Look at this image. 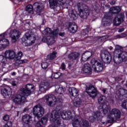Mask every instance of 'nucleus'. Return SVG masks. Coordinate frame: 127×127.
Masks as SVG:
<instances>
[{
	"label": "nucleus",
	"mask_w": 127,
	"mask_h": 127,
	"mask_svg": "<svg viewBox=\"0 0 127 127\" xmlns=\"http://www.w3.org/2000/svg\"><path fill=\"white\" fill-rule=\"evenodd\" d=\"M122 47L119 45L116 46V48L114 52V54H118V56L114 57V63L118 65L121 64L122 62L127 61V53L126 52H122Z\"/></svg>",
	"instance_id": "obj_1"
},
{
	"label": "nucleus",
	"mask_w": 127,
	"mask_h": 127,
	"mask_svg": "<svg viewBox=\"0 0 127 127\" xmlns=\"http://www.w3.org/2000/svg\"><path fill=\"white\" fill-rule=\"evenodd\" d=\"M50 84L48 82H42L41 83V85L40 86V91L42 93L45 92L46 90H48L49 88H51Z\"/></svg>",
	"instance_id": "obj_21"
},
{
	"label": "nucleus",
	"mask_w": 127,
	"mask_h": 127,
	"mask_svg": "<svg viewBox=\"0 0 127 127\" xmlns=\"http://www.w3.org/2000/svg\"><path fill=\"white\" fill-rule=\"evenodd\" d=\"M22 121L24 124L28 125V124H29V123L32 121V117L30 115L26 114L23 116Z\"/></svg>",
	"instance_id": "obj_27"
},
{
	"label": "nucleus",
	"mask_w": 127,
	"mask_h": 127,
	"mask_svg": "<svg viewBox=\"0 0 127 127\" xmlns=\"http://www.w3.org/2000/svg\"><path fill=\"white\" fill-rule=\"evenodd\" d=\"M50 121L53 123L49 127H65V125L61 123L60 113L56 111H53L51 113Z\"/></svg>",
	"instance_id": "obj_2"
},
{
	"label": "nucleus",
	"mask_w": 127,
	"mask_h": 127,
	"mask_svg": "<svg viewBox=\"0 0 127 127\" xmlns=\"http://www.w3.org/2000/svg\"><path fill=\"white\" fill-rule=\"evenodd\" d=\"M107 88H102L101 89L102 92L103 93V94H106V92H107Z\"/></svg>",
	"instance_id": "obj_58"
},
{
	"label": "nucleus",
	"mask_w": 127,
	"mask_h": 127,
	"mask_svg": "<svg viewBox=\"0 0 127 127\" xmlns=\"http://www.w3.org/2000/svg\"><path fill=\"white\" fill-rule=\"evenodd\" d=\"M86 92L91 98H96V96H98V90L93 85H89L86 87Z\"/></svg>",
	"instance_id": "obj_12"
},
{
	"label": "nucleus",
	"mask_w": 127,
	"mask_h": 127,
	"mask_svg": "<svg viewBox=\"0 0 127 127\" xmlns=\"http://www.w3.org/2000/svg\"><path fill=\"white\" fill-rule=\"evenodd\" d=\"M68 31L71 33H75L78 30V26L74 22H69L68 27Z\"/></svg>",
	"instance_id": "obj_22"
},
{
	"label": "nucleus",
	"mask_w": 127,
	"mask_h": 127,
	"mask_svg": "<svg viewBox=\"0 0 127 127\" xmlns=\"http://www.w3.org/2000/svg\"><path fill=\"white\" fill-rule=\"evenodd\" d=\"M53 76H54L55 79H58V78H59V77L61 76V73L56 72L54 74H53Z\"/></svg>",
	"instance_id": "obj_48"
},
{
	"label": "nucleus",
	"mask_w": 127,
	"mask_h": 127,
	"mask_svg": "<svg viewBox=\"0 0 127 127\" xmlns=\"http://www.w3.org/2000/svg\"><path fill=\"white\" fill-rule=\"evenodd\" d=\"M68 92L72 97H77L79 95V91L75 87H69Z\"/></svg>",
	"instance_id": "obj_26"
},
{
	"label": "nucleus",
	"mask_w": 127,
	"mask_h": 127,
	"mask_svg": "<svg viewBox=\"0 0 127 127\" xmlns=\"http://www.w3.org/2000/svg\"><path fill=\"white\" fill-rule=\"evenodd\" d=\"M33 114L37 118H41L44 115V108L40 104L36 105L33 109Z\"/></svg>",
	"instance_id": "obj_9"
},
{
	"label": "nucleus",
	"mask_w": 127,
	"mask_h": 127,
	"mask_svg": "<svg viewBox=\"0 0 127 127\" xmlns=\"http://www.w3.org/2000/svg\"><path fill=\"white\" fill-rule=\"evenodd\" d=\"M5 59H6L3 55H0V61L2 62V63H5Z\"/></svg>",
	"instance_id": "obj_50"
},
{
	"label": "nucleus",
	"mask_w": 127,
	"mask_h": 127,
	"mask_svg": "<svg viewBox=\"0 0 127 127\" xmlns=\"http://www.w3.org/2000/svg\"><path fill=\"white\" fill-rule=\"evenodd\" d=\"M109 108L110 106H109V105L100 106L99 107V111H97L95 114L96 118L101 119L103 117V114L104 115H107V114H108V110H109Z\"/></svg>",
	"instance_id": "obj_8"
},
{
	"label": "nucleus",
	"mask_w": 127,
	"mask_h": 127,
	"mask_svg": "<svg viewBox=\"0 0 127 127\" xmlns=\"http://www.w3.org/2000/svg\"><path fill=\"white\" fill-rule=\"evenodd\" d=\"M48 120L46 117H43L38 121L35 125V127H45Z\"/></svg>",
	"instance_id": "obj_23"
},
{
	"label": "nucleus",
	"mask_w": 127,
	"mask_h": 127,
	"mask_svg": "<svg viewBox=\"0 0 127 127\" xmlns=\"http://www.w3.org/2000/svg\"><path fill=\"white\" fill-rule=\"evenodd\" d=\"M88 31L87 30H85L82 32L83 35H86V34H88Z\"/></svg>",
	"instance_id": "obj_61"
},
{
	"label": "nucleus",
	"mask_w": 127,
	"mask_h": 127,
	"mask_svg": "<svg viewBox=\"0 0 127 127\" xmlns=\"http://www.w3.org/2000/svg\"><path fill=\"white\" fill-rule=\"evenodd\" d=\"M76 118L72 121V125L74 127H81V123L82 122V118L80 116H75Z\"/></svg>",
	"instance_id": "obj_24"
},
{
	"label": "nucleus",
	"mask_w": 127,
	"mask_h": 127,
	"mask_svg": "<svg viewBox=\"0 0 127 127\" xmlns=\"http://www.w3.org/2000/svg\"><path fill=\"white\" fill-rule=\"evenodd\" d=\"M127 36L126 34H121L117 36V38H124Z\"/></svg>",
	"instance_id": "obj_51"
},
{
	"label": "nucleus",
	"mask_w": 127,
	"mask_h": 127,
	"mask_svg": "<svg viewBox=\"0 0 127 127\" xmlns=\"http://www.w3.org/2000/svg\"><path fill=\"white\" fill-rule=\"evenodd\" d=\"M83 72L87 74H90V73L92 72V69H91V67H90V64H89L86 63L84 64L83 66Z\"/></svg>",
	"instance_id": "obj_34"
},
{
	"label": "nucleus",
	"mask_w": 127,
	"mask_h": 127,
	"mask_svg": "<svg viewBox=\"0 0 127 127\" xmlns=\"http://www.w3.org/2000/svg\"><path fill=\"white\" fill-rule=\"evenodd\" d=\"M73 105L75 107H80L82 105V100L79 98H76L73 103Z\"/></svg>",
	"instance_id": "obj_37"
},
{
	"label": "nucleus",
	"mask_w": 127,
	"mask_h": 127,
	"mask_svg": "<svg viewBox=\"0 0 127 127\" xmlns=\"http://www.w3.org/2000/svg\"><path fill=\"white\" fill-rule=\"evenodd\" d=\"M59 34L60 36H64L65 35V33L64 32L60 33Z\"/></svg>",
	"instance_id": "obj_63"
},
{
	"label": "nucleus",
	"mask_w": 127,
	"mask_h": 127,
	"mask_svg": "<svg viewBox=\"0 0 127 127\" xmlns=\"http://www.w3.org/2000/svg\"><path fill=\"white\" fill-rule=\"evenodd\" d=\"M76 11L72 9L68 10V15L72 20H76L77 19V14Z\"/></svg>",
	"instance_id": "obj_31"
},
{
	"label": "nucleus",
	"mask_w": 127,
	"mask_h": 127,
	"mask_svg": "<svg viewBox=\"0 0 127 127\" xmlns=\"http://www.w3.org/2000/svg\"><path fill=\"white\" fill-rule=\"evenodd\" d=\"M11 88L6 87L1 89V94L3 96L4 98H8V96H10L12 93Z\"/></svg>",
	"instance_id": "obj_17"
},
{
	"label": "nucleus",
	"mask_w": 127,
	"mask_h": 127,
	"mask_svg": "<svg viewBox=\"0 0 127 127\" xmlns=\"http://www.w3.org/2000/svg\"><path fill=\"white\" fill-rule=\"evenodd\" d=\"M61 69H62V70H65V68H66V65H65V64L63 63L61 64Z\"/></svg>",
	"instance_id": "obj_55"
},
{
	"label": "nucleus",
	"mask_w": 127,
	"mask_h": 127,
	"mask_svg": "<svg viewBox=\"0 0 127 127\" xmlns=\"http://www.w3.org/2000/svg\"><path fill=\"white\" fill-rule=\"evenodd\" d=\"M65 113H66V116L68 120L72 119V113L71 112V111H68L65 112Z\"/></svg>",
	"instance_id": "obj_45"
},
{
	"label": "nucleus",
	"mask_w": 127,
	"mask_h": 127,
	"mask_svg": "<svg viewBox=\"0 0 127 127\" xmlns=\"http://www.w3.org/2000/svg\"><path fill=\"white\" fill-rule=\"evenodd\" d=\"M117 93L119 94L120 96L122 97L123 99L127 98V90L126 89L120 88L117 91Z\"/></svg>",
	"instance_id": "obj_30"
},
{
	"label": "nucleus",
	"mask_w": 127,
	"mask_h": 127,
	"mask_svg": "<svg viewBox=\"0 0 127 127\" xmlns=\"http://www.w3.org/2000/svg\"><path fill=\"white\" fill-rule=\"evenodd\" d=\"M56 54H57V53L53 52L52 54L47 56V59L48 60H53L56 57Z\"/></svg>",
	"instance_id": "obj_38"
},
{
	"label": "nucleus",
	"mask_w": 127,
	"mask_h": 127,
	"mask_svg": "<svg viewBox=\"0 0 127 127\" xmlns=\"http://www.w3.org/2000/svg\"><path fill=\"white\" fill-rule=\"evenodd\" d=\"M55 31L56 33L55 32L52 33V36H48V41L47 43L48 45H53V44H54V42H55V38L57 36V34H58V33L59 32V29L57 28Z\"/></svg>",
	"instance_id": "obj_14"
},
{
	"label": "nucleus",
	"mask_w": 127,
	"mask_h": 127,
	"mask_svg": "<svg viewBox=\"0 0 127 127\" xmlns=\"http://www.w3.org/2000/svg\"><path fill=\"white\" fill-rule=\"evenodd\" d=\"M110 10L112 13H119L122 10V8L119 6L112 7L110 8Z\"/></svg>",
	"instance_id": "obj_35"
},
{
	"label": "nucleus",
	"mask_w": 127,
	"mask_h": 127,
	"mask_svg": "<svg viewBox=\"0 0 127 127\" xmlns=\"http://www.w3.org/2000/svg\"><path fill=\"white\" fill-rule=\"evenodd\" d=\"M56 29L52 32V31H51V29L49 28H47L45 29L44 30V32H45V34H46L47 35H48V34H51L52 36V33L53 32H55V33H56Z\"/></svg>",
	"instance_id": "obj_41"
},
{
	"label": "nucleus",
	"mask_w": 127,
	"mask_h": 127,
	"mask_svg": "<svg viewBox=\"0 0 127 127\" xmlns=\"http://www.w3.org/2000/svg\"><path fill=\"white\" fill-rule=\"evenodd\" d=\"M5 58L11 60L15 57V53L13 50H8L5 52Z\"/></svg>",
	"instance_id": "obj_19"
},
{
	"label": "nucleus",
	"mask_w": 127,
	"mask_h": 127,
	"mask_svg": "<svg viewBox=\"0 0 127 127\" xmlns=\"http://www.w3.org/2000/svg\"><path fill=\"white\" fill-rule=\"evenodd\" d=\"M67 0H58V3L60 5H64L66 3Z\"/></svg>",
	"instance_id": "obj_44"
},
{
	"label": "nucleus",
	"mask_w": 127,
	"mask_h": 127,
	"mask_svg": "<svg viewBox=\"0 0 127 127\" xmlns=\"http://www.w3.org/2000/svg\"><path fill=\"white\" fill-rule=\"evenodd\" d=\"M13 102L17 105H22L26 102V98L25 96H22L20 94L16 95L13 99Z\"/></svg>",
	"instance_id": "obj_15"
},
{
	"label": "nucleus",
	"mask_w": 127,
	"mask_h": 127,
	"mask_svg": "<svg viewBox=\"0 0 127 127\" xmlns=\"http://www.w3.org/2000/svg\"><path fill=\"white\" fill-rule=\"evenodd\" d=\"M7 31L5 32V33L2 34L1 35V36H2V37H5V36H6V35H7Z\"/></svg>",
	"instance_id": "obj_59"
},
{
	"label": "nucleus",
	"mask_w": 127,
	"mask_h": 127,
	"mask_svg": "<svg viewBox=\"0 0 127 127\" xmlns=\"http://www.w3.org/2000/svg\"><path fill=\"white\" fill-rule=\"evenodd\" d=\"M41 66L43 69H44L45 70V69H46L47 67H48V64L47 63H43Z\"/></svg>",
	"instance_id": "obj_49"
},
{
	"label": "nucleus",
	"mask_w": 127,
	"mask_h": 127,
	"mask_svg": "<svg viewBox=\"0 0 127 127\" xmlns=\"http://www.w3.org/2000/svg\"><path fill=\"white\" fill-rule=\"evenodd\" d=\"M91 64L92 68H94L95 72L99 73L103 71L104 67L103 66V63L100 61H96L95 59H92L91 61Z\"/></svg>",
	"instance_id": "obj_7"
},
{
	"label": "nucleus",
	"mask_w": 127,
	"mask_h": 127,
	"mask_svg": "<svg viewBox=\"0 0 127 127\" xmlns=\"http://www.w3.org/2000/svg\"><path fill=\"white\" fill-rule=\"evenodd\" d=\"M12 126V123H11V122H8L6 124H5L3 127H10Z\"/></svg>",
	"instance_id": "obj_53"
},
{
	"label": "nucleus",
	"mask_w": 127,
	"mask_h": 127,
	"mask_svg": "<svg viewBox=\"0 0 127 127\" xmlns=\"http://www.w3.org/2000/svg\"><path fill=\"white\" fill-rule=\"evenodd\" d=\"M124 18H125V14L121 13L115 17L113 23L115 25H120L124 21Z\"/></svg>",
	"instance_id": "obj_16"
},
{
	"label": "nucleus",
	"mask_w": 127,
	"mask_h": 127,
	"mask_svg": "<svg viewBox=\"0 0 127 127\" xmlns=\"http://www.w3.org/2000/svg\"><path fill=\"white\" fill-rule=\"evenodd\" d=\"M9 44V41L6 39H2L0 40V49L7 47Z\"/></svg>",
	"instance_id": "obj_28"
},
{
	"label": "nucleus",
	"mask_w": 127,
	"mask_h": 127,
	"mask_svg": "<svg viewBox=\"0 0 127 127\" xmlns=\"http://www.w3.org/2000/svg\"><path fill=\"white\" fill-rule=\"evenodd\" d=\"M91 56H92V53L90 52H86L82 55L81 59L82 61L86 62L89 58H90V57H91Z\"/></svg>",
	"instance_id": "obj_32"
},
{
	"label": "nucleus",
	"mask_w": 127,
	"mask_h": 127,
	"mask_svg": "<svg viewBox=\"0 0 127 127\" xmlns=\"http://www.w3.org/2000/svg\"><path fill=\"white\" fill-rule=\"evenodd\" d=\"M80 127H89V122L82 119L81 122L80 123Z\"/></svg>",
	"instance_id": "obj_40"
},
{
	"label": "nucleus",
	"mask_w": 127,
	"mask_h": 127,
	"mask_svg": "<svg viewBox=\"0 0 127 127\" xmlns=\"http://www.w3.org/2000/svg\"><path fill=\"white\" fill-rule=\"evenodd\" d=\"M33 89H34V85L32 84H27L25 88L21 89L20 91L22 95L28 97V96H30L31 90H33Z\"/></svg>",
	"instance_id": "obj_13"
},
{
	"label": "nucleus",
	"mask_w": 127,
	"mask_h": 127,
	"mask_svg": "<svg viewBox=\"0 0 127 127\" xmlns=\"http://www.w3.org/2000/svg\"><path fill=\"white\" fill-rule=\"evenodd\" d=\"M121 118V111L117 108L113 109L107 117V123L111 124L115 121Z\"/></svg>",
	"instance_id": "obj_6"
},
{
	"label": "nucleus",
	"mask_w": 127,
	"mask_h": 127,
	"mask_svg": "<svg viewBox=\"0 0 127 127\" xmlns=\"http://www.w3.org/2000/svg\"><path fill=\"white\" fill-rule=\"evenodd\" d=\"M115 81L117 83H119V82H120V81H122V78H121V77H116L115 78Z\"/></svg>",
	"instance_id": "obj_56"
},
{
	"label": "nucleus",
	"mask_w": 127,
	"mask_h": 127,
	"mask_svg": "<svg viewBox=\"0 0 127 127\" xmlns=\"http://www.w3.org/2000/svg\"><path fill=\"white\" fill-rule=\"evenodd\" d=\"M61 117L63 120H68V117L67 116V113L66 112H63L61 115Z\"/></svg>",
	"instance_id": "obj_43"
},
{
	"label": "nucleus",
	"mask_w": 127,
	"mask_h": 127,
	"mask_svg": "<svg viewBox=\"0 0 127 127\" xmlns=\"http://www.w3.org/2000/svg\"><path fill=\"white\" fill-rule=\"evenodd\" d=\"M27 60H18L17 59V60L16 61L15 63V66H19V65H20V64H24L25 63H27Z\"/></svg>",
	"instance_id": "obj_36"
},
{
	"label": "nucleus",
	"mask_w": 127,
	"mask_h": 127,
	"mask_svg": "<svg viewBox=\"0 0 127 127\" xmlns=\"http://www.w3.org/2000/svg\"><path fill=\"white\" fill-rule=\"evenodd\" d=\"M28 110H29V109H28V108H25L24 109L23 112H28Z\"/></svg>",
	"instance_id": "obj_64"
},
{
	"label": "nucleus",
	"mask_w": 127,
	"mask_h": 127,
	"mask_svg": "<svg viewBox=\"0 0 127 127\" xmlns=\"http://www.w3.org/2000/svg\"><path fill=\"white\" fill-rule=\"evenodd\" d=\"M22 53L21 52H19L16 55V59H21V57H22Z\"/></svg>",
	"instance_id": "obj_47"
},
{
	"label": "nucleus",
	"mask_w": 127,
	"mask_h": 127,
	"mask_svg": "<svg viewBox=\"0 0 127 127\" xmlns=\"http://www.w3.org/2000/svg\"><path fill=\"white\" fill-rule=\"evenodd\" d=\"M26 11H28L29 13H30L31 11L33 10V6L31 4H29L26 7Z\"/></svg>",
	"instance_id": "obj_42"
},
{
	"label": "nucleus",
	"mask_w": 127,
	"mask_h": 127,
	"mask_svg": "<svg viewBox=\"0 0 127 127\" xmlns=\"http://www.w3.org/2000/svg\"><path fill=\"white\" fill-rule=\"evenodd\" d=\"M12 86H16V85H17V82H16V81L14 80L12 81Z\"/></svg>",
	"instance_id": "obj_60"
},
{
	"label": "nucleus",
	"mask_w": 127,
	"mask_h": 127,
	"mask_svg": "<svg viewBox=\"0 0 127 127\" xmlns=\"http://www.w3.org/2000/svg\"><path fill=\"white\" fill-rule=\"evenodd\" d=\"M34 6L35 7V11L37 12L38 15H40V12L44 8V4L41 3L35 2L34 3Z\"/></svg>",
	"instance_id": "obj_18"
},
{
	"label": "nucleus",
	"mask_w": 127,
	"mask_h": 127,
	"mask_svg": "<svg viewBox=\"0 0 127 127\" xmlns=\"http://www.w3.org/2000/svg\"><path fill=\"white\" fill-rule=\"evenodd\" d=\"M35 35L26 33L22 38V43L24 46H31L35 42Z\"/></svg>",
	"instance_id": "obj_5"
},
{
	"label": "nucleus",
	"mask_w": 127,
	"mask_h": 127,
	"mask_svg": "<svg viewBox=\"0 0 127 127\" xmlns=\"http://www.w3.org/2000/svg\"><path fill=\"white\" fill-rule=\"evenodd\" d=\"M21 33L17 30H12L10 31L9 37L11 38L12 42H16L20 38Z\"/></svg>",
	"instance_id": "obj_10"
},
{
	"label": "nucleus",
	"mask_w": 127,
	"mask_h": 127,
	"mask_svg": "<svg viewBox=\"0 0 127 127\" xmlns=\"http://www.w3.org/2000/svg\"><path fill=\"white\" fill-rule=\"evenodd\" d=\"M49 3L50 8L52 9H55L58 6V0H49Z\"/></svg>",
	"instance_id": "obj_29"
},
{
	"label": "nucleus",
	"mask_w": 127,
	"mask_h": 127,
	"mask_svg": "<svg viewBox=\"0 0 127 127\" xmlns=\"http://www.w3.org/2000/svg\"><path fill=\"white\" fill-rule=\"evenodd\" d=\"M110 13L105 14L104 18L102 19V24L103 26H109L111 24V20L110 19Z\"/></svg>",
	"instance_id": "obj_20"
},
{
	"label": "nucleus",
	"mask_w": 127,
	"mask_h": 127,
	"mask_svg": "<svg viewBox=\"0 0 127 127\" xmlns=\"http://www.w3.org/2000/svg\"><path fill=\"white\" fill-rule=\"evenodd\" d=\"M3 120L5 121V122H7L8 121H9V115H6L3 117Z\"/></svg>",
	"instance_id": "obj_52"
},
{
	"label": "nucleus",
	"mask_w": 127,
	"mask_h": 127,
	"mask_svg": "<svg viewBox=\"0 0 127 127\" xmlns=\"http://www.w3.org/2000/svg\"><path fill=\"white\" fill-rule=\"evenodd\" d=\"M98 102L100 105H104L107 102V97L105 96L100 95L98 96Z\"/></svg>",
	"instance_id": "obj_33"
},
{
	"label": "nucleus",
	"mask_w": 127,
	"mask_h": 127,
	"mask_svg": "<svg viewBox=\"0 0 127 127\" xmlns=\"http://www.w3.org/2000/svg\"><path fill=\"white\" fill-rule=\"evenodd\" d=\"M43 100L45 102H46L48 106H51L52 105H56V102H58L59 104H62L64 100V98L61 96H59L57 99H56V97L54 95L48 94L44 97Z\"/></svg>",
	"instance_id": "obj_4"
},
{
	"label": "nucleus",
	"mask_w": 127,
	"mask_h": 127,
	"mask_svg": "<svg viewBox=\"0 0 127 127\" xmlns=\"http://www.w3.org/2000/svg\"><path fill=\"white\" fill-rule=\"evenodd\" d=\"M122 107L123 109L127 110V99L124 100V102L122 104Z\"/></svg>",
	"instance_id": "obj_46"
},
{
	"label": "nucleus",
	"mask_w": 127,
	"mask_h": 127,
	"mask_svg": "<svg viewBox=\"0 0 127 127\" xmlns=\"http://www.w3.org/2000/svg\"><path fill=\"white\" fill-rule=\"evenodd\" d=\"M95 117H93V116H91L90 117V121L91 122H94V121H95Z\"/></svg>",
	"instance_id": "obj_57"
},
{
	"label": "nucleus",
	"mask_w": 127,
	"mask_h": 127,
	"mask_svg": "<svg viewBox=\"0 0 127 127\" xmlns=\"http://www.w3.org/2000/svg\"><path fill=\"white\" fill-rule=\"evenodd\" d=\"M101 57L102 59V61L107 64H110L112 61L111 54L108 53L107 51L103 50L101 52Z\"/></svg>",
	"instance_id": "obj_11"
},
{
	"label": "nucleus",
	"mask_w": 127,
	"mask_h": 127,
	"mask_svg": "<svg viewBox=\"0 0 127 127\" xmlns=\"http://www.w3.org/2000/svg\"><path fill=\"white\" fill-rule=\"evenodd\" d=\"M48 40V36H45L42 39V41L43 42H46L47 43V41Z\"/></svg>",
	"instance_id": "obj_54"
},
{
	"label": "nucleus",
	"mask_w": 127,
	"mask_h": 127,
	"mask_svg": "<svg viewBox=\"0 0 127 127\" xmlns=\"http://www.w3.org/2000/svg\"><path fill=\"white\" fill-rule=\"evenodd\" d=\"M66 91V89L65 88L61 87H59L58 88V89H56V92L58 94H60V95H61L64 93H65V91Z\"/></svg>",
	"instance_id": "obj_39"
},
{
	"label": "nucleus",
	"mask_w": 127,
	"mask_h": 127,
	"mask_svg": "<svg viewBox=\"0 0 127 127\" xmlns=\"http://www.w3.org/2000/svg\"><path fill=\"white\" fill-rule=\"evenodd\" d=\"M77 8L79 11V15L82 19H87L90 15V9L86 4L79 2L77 4Z\"/></svg>",
	"instance_id": "obj_3"
},
{
	"label": "nucleus",
	"mask_w": 127,
	"mask_h": 127,
	"mask_svg": "<svg viewBox=\"0 0 127 127\" xmlns=\"http://www.w3.org/2000/svg\"><path fill=\"white\" fill-rule=\"evenodd\" d=\"M116 4V1L115 0H113L110 2V4H111V5H114V4Z\"/></svg>",
	"instance_id": "obj_62"
},
{
	"label": "nucleus",
	"mask_w": 127,
	"mask_h": 127,
	"mask_svg": "<svg viewBox=\"0 0 127 127\" xmlns=\"http://www.w3.org/2000/svg\"><path fill=\"white\" fill-rule=\"evenodd\" d=\"M79 56H80V53L76 52H73L72 53H71L67 56V58L69 60H72V61L77 60L79 58Z\"/></svg>",
	"instance_id": "obj_25"
}]
</instances>
